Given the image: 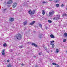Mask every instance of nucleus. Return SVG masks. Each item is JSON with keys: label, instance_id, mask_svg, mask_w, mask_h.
Here are the masks:
<instances>
[{"label": "nucleus", "instance_id": "412c9836", "mask_svg": "<svg viewBox=\"0 0 67 67\" xmlns=\"http://www.w3.org/2000/svg\"><path fill=\"white\" fill-rule=\"evenodd\" d=\"M7 67H12L11 65L10 64H9L7 66Z\"/></svg>", "mask_w": 67, "mask_h": 67}, {"label": "nucleus", "instance_id": "bb28decb", "mask_svg": "<svg viewBox=\"0 0 67 67\" xmlns=\"http://www.w3.org/2000/svg\"><path fill=\"white\" fill-rule=\"evenodd\" d=\"M55 47V45L54 44H53L52 46V48H54Z\"/></svg>", "mask_w": 67, "mask_h": 67}, {"label": "nucleus", "instance_id": "f03ea898", "mask_svg": "<svg viewBox=\"0 0 67 67\" xmlns=\"http://www.w3.org/2000/svg\"><path fill=\"white\" fill-rule=\"evenodd\" d=\"M16 4H17L15 2L13 3V8H15V7H16Z\"/></svg>", "mask_w": 67, "mask_h": 67}, {"label": "nucleus", "instance_id": "58836bf2", "mask_svg": "<svg viewBox=\"0 0 67 67\" xmlns=\"http://www.w3.org/2000/svg\"><path fill=\"white\" fill-rule=\"evenodd\" d=\"M51 41L52 42H54V40H53V41Z\"/></svg>", "mask_w": 67, "mask_h": 67}, {"label": "nucleus", "instance_id": "5701e85b", "mask_svg": "<svg viewBox=\"0 0 67 67\" xmlns=\"http://www.w3.org/2000/svg\"><path fill=\"white\" fill-rule=\"evenodd\" d=\"M56 53H58V52H59V50H58V49H56Z\"/></svg>", "mask_w": 67, "mask_h": 67}, {"label": "nucleus", "instance_id": "b1692460", "mask_svg": "<svg viewBox=\"0 0 67 67\" xmlns=\"http://www.w3.org/2000/svg\"><path fill=\"white\" fill-rule=\"evenodd\" d=\"M48 22H49V23H52V21L50 20H48Z\"/></svg>", "mask_w": 67, "mask_h": 67}, {"label": "nucleus", "instance_id": "f8f14e48", "mask_svg": "<svg viewBox=\"0 0 67 67\" xmlns=\"http://www.w3.org/2000/svg\"><path fill=\"white\" fill-rule=\"evenodd\" d=\"M39 38H41V37H42V34H40L39 35Z\"/></svg>", "mask_w": 67, "mask_h": 67}, {"label": "nucleus", "instance_id": "f3484780", "mask_svg": "<svg viewBox=\"0 0 67 67\" xmlns=\"http://www.w3.org/2000/svg\"><path fill=\"white\" fill-rule=\"evenodd\" d=\"M53 20H56V21L57 20V17H54V18Z\"/></svg>", "mask_w": 67, "mask_h": 67}, {"label": "nucleus", "instance_id": "2eb2a0df", "mask_svg": "<svg viewBox=\"0 0 67 67\" xmlns=\"http://www.w3.org/2000/svg\"><path fill=\"white\" fill-rule=\"evenodd\" d=\"M64 36L65 37H67V33L66 32H65L64 34Z\"/></svg>", "mask_w": 67, "mask_h": 67}, {"label": "nucleus", "instance_id": "37998d69", "mask_svg": "<svg viewBox=\"0 0 67 67\" xmlns=\"http://www.w3.org/2000/svg\"><path fill=\"white\" fill-rule=\"evenodd\" d=\"M51 43H53V42H52L51 41Z\"/></svg>", "mask_w": 67, "mask_h": 67}, {"label": "nucleus", "instance_id": "49530a36", "mask_svg": "<svg viewBox=\"0 0 67 67\" xmlns=\"http://www.w3.org/2000/svg\"><path fill=\"white\" fill-rule=\"evenodd\" d=\"M36 67H37V65H36V66H35Z\"/></svg>", "mask_w": 67, "mask_h": 67}, {"label": "nucleus", "instance_id": "e433bc0d", "mask_svg": "<svg viewBox=\"0 0 67 67\" xmlns=\"http://www.w3.org/2000/svg\"><path fill=\"white\" fill-rule=\"evenodd\" d=\"M50 45H52L53 44V43H51V44H50Z\"/></svg>", "mask_w": 67, "mask_h": 67}, {"label": "nucleus", "instance_id": "473e14b6", "mask_svg": "<svg viewBox=\"0 0 67 67\" xmlns=\"http://www.w3.org/2000/svg\"><path fill=\"white\" fill-rule=\"evenodd\" d=\"M64 5L63 4H62L61 5L62 7H63V6H64Z\"/></svg>", "mask_w": 67, "mask_h": 67}, {"label": "nucleus", "instance_id": "39448f33", "mask_svg": "<svg viewBox=\"0 0 67 67\" xmlns=\"http://www.w3.org/2000/svg\"><path fill=\"white\" fill-rule=\"evenodd\" d=\"M14 19L13 18H10V21L11 22H13V21H14Z\"/></svg>", "mask_w": 67, "mask_h": 67}, {"label": "nucleus", "instance_id": "de8ad7c7", "mask_svg": "<svg viewBox=\"0 0 67 67\" xmlns=\"http://www.w3.org/2000/svg\"><path fill=\"white\" fill-rule=\"evenodd\" d=\"M53 52V51H51V52Z\"/></svg>", "mask_w": 67, "mask_h": 67}, {"label": "nucleus", "instance_id": "c9c22d12", "mask_svg": "<svg viewBox=\"0 0 67 67\" xmlns=\"http://www.w3.org/2000/svg\"><path fill=\"white\" fill-rule=\"evenodd\" d=\"M44 48H45V50H46V49H47V48H46V47H45Z\"/></svg>", "mask_w": 67, "mask_h": 67}, {"label": "nucleus", "instance_id": "2f4dec72", "mask_svg": "<svg viewBox=\"0 0 67 67\" xmlns=\"http://www.w3.org/2000/svg\"><path fill=\"white\" fill-rule=\"evenodd\" d=\"M41 54H42V52H40V53H39V55H41Z\"/></svg>", "mask_w": 67, "mask_h": 67}, {"label": "nucleus", "instance_id": "423d86ee", "mask_svg": "<svg viewBox=\"0 0 67 67\" xmlns=\"http://www.w3.org/2000/svg\"><path fill=\"white\" fill-rule=\"evenodd\" d=\"M32 45L34 46H35L36 47H37V45L36 44L33 43H32Z\"/></svg>", "mask_w": 67, "mask_h": 67}, {"label": "nucleus", "instance_id": "c03bdc74", "mask_svg": "<svg viewBox=\"0 0 67 67\" xmlns=\"http://www.w3.org/2000/svg\"><path fill=\"white\" fill-rule=\"evenodd\" d=\"M34 58L36 57V56H34Z\"/></svg>", "mask_w": 67, "mask_h": 67}, {"label": "nucleus", "instance_id": "dca6fc26", "mask_svg": "<svg viewBox=\"0 0 67 67\" xmlns=\"http://www.w3.org/2000/svg\"><path fill=\"white\" fill-rule=\"evenodd\" d=\"M7 9H8V8H4L3 9V11H6V10H7Z\"/></svg>", "mask_w": 67, "mask_h": 67}, {"label": "nucleus", "instance_id": "4c0bfd02", "mask_svg": "<svg viewBox=\"0 0 67 67\" xmlns=\"http://www.w3.org/2000/svg\"><path fill=\"white\" fill-rule=\"evenodd\" d=\"M7 62H9V60H7Z\"/></svg>", "mask_w": 67, "mask_h": 67}, {"label": "nucleus", "instance_id": "ea45409f", "mask_svg": "<svg viewBox=\"0 0 67 67\" xmlns=\"http://www.w3.org/2000/svg\"><path fill=\"white\" fill-rule=\"evenodd\" d=\"M33 32H34V33H35L36 32L35 31H34Z\"/></svg>", "mask_w": 67, "mask_h": 67}, {"label": "nucleus", "instance_id": "72a5a7b5", "mask_svg": "<svg viewBox=\"0 0 67 67\" xmlns=\"http://www.w3.org/2000/svg\"><path fill=\"white\" fill-rule=\"evenodd\" d=\"M59 18V17H57V20H58Z\"/></svg>", "mask_w": 67, "mask_h": 67}, {"label": "nucleus", "instance_id": "6ab92c4d", "mask_svg": "<svg viewBox=\"0 0 67 67\" xmlns=\"http://www.w3.org/2000/svg\"><path fill=\"white\" fill-rule=\"evenodd\" d=\"M26 23H27V21H26L24 23V25H26Z\"/></svg>", "mask_w": 67, "mask_h": 67}, {"label": "nucleus", "instance_id": "1a4fd4ad", "mask_svg": "<svg viewBox=\"0 0 67 67\" xmlns=\"http://www.w3.org/2000/svg\"><path fill=\"white\" fill-rule=\"evenodd\" d=\"M35 21H33L31 23H30V25H33V24H34L35 23Z\"/></svg>", "mask_w": 67, "mask_h": 67}, {"label": "nucleus", "instance_id": "09e8293b", "mask_svg": "<svg viewBox=\"0 0 67 67\" xmlns=\"http://www.w3.org/2000/svg\"><path fill=\"white\" fill-rule=\"evenodd\" d=\"M58 15H57V16Z\"/></svg>", "mask_w": 67, "mask_h": 67}, {"label": "nucleus", "instance_id": "a19ab883", "mask_svg": "<svg viewBox=\"0 0 67 67\" xmlns=\"http://www.w3.org/2000/svg\"><path fill=\"white\" fill-rule=\"evenodd\" d=\"M21 65H22L23 66V65H24V64H21Z\"/></svg>", "mask_w": 67, "mask_h": 67}, {"label": "nucleus", "instance_id": "4468645a", "mask_svg": "<svg viewBox=\"0 0 67 67\" xmlns=\"http://www.w3.org/2000/svg\"><path fill=\"white\" fill-rule=\"evenodd\" d=\"M62 15L63 17H64V16H67V14L66 13H64Z\"/></svg>", "mask_w": 67, "mask_h": 67}, {"label": "nucleus", "instance_id": "9b49d317", "mask_svg": "<svg viewBox=\"0 0 67 67\" xmlns=\"http://www.w3.org/2000/svg\"><path fill=\"white\" fill-rule=\"evenodd\" d=\"M50 37H51V38H55V37H54V36H53V35L52 34L51 35Z\"/></svg>", "mask_w": 67, "mask_h": 67}, {"label": "nucleus", "instance_id": "7c9ffc66", "mask_svg": "<svg viewBox=\"0 0 67 67\" xmlns=\"http://www.w3.org/2000/svg\"><path fill=\"white\" fill-rule=\"evenodd\" d=\"M23 47L22 46H20L19 47V48H22Z\"/></svg>", "mask_w": 67, "mask_h": 67}, {"label": "nucleus", "instance_id": "0eeeda50", "mask_svg": "<svg viewBox=\"0 0 67 67\" xmlns=\"http://www.w3.org/2000/svg\"><path fill=\"white\" fill-rule=\"evenodd\" d=\"M50 16H52L53 15V13L52 12H50L49 14Z\"/></svg>", "mask_w": 67, "mask_h": 67}, {"label": "nucleus", "instance_id": "9d476101", "mask_svg": "<svg viewBox=\"0 0 67 67\" xmlns=\"http://www.w3.org/2000/svg\"><path fill=\"white\" fill-rule=\"evenodd\" d=\"M60 0H54V2L55 3H57V2H58Z\"/></svg>", "mask_w": 67, "mask_h": 67}, {"label": "nucleus", "instance_id": "a211bd4d", "mask_svg": "<svg viewBox=\"0 0 67 67\" xmlns=\"http://www.w3.org/2000/svg\"><path fill=\"white\" fill-rule=\"evenodd\" d=\"M56 6L57 7H59V4H56Z\"/></svg>", "mask_w": 67, "mask_h": 67}, {"label": "nucleus", "instance_id": "79ce46f5", "mask_svg": "<svg viewBox=\"0 0 67 67\" xmlns=\"http://www.w3.org/2000/svg\"><path fill=\"white\" fill-rule=\"evenodd\" d=\"M46 29H47V27L46 26Z\"/></svg>", "mask_w": 67, "mask_h": 67}, {"label": "nucleus", "instance_id": "c85d7f7f", "mask_svg": "<svg viewBox=\"0 0 67 67\" xmlns=\"http://www.w3.org/2000/svg\"><path fill=\"white\" fill-rule=\"evenodd\" d=\"M33 14H30V16H31V17H32V18L33 17Z\"/></svg>", "mask_w": 67, "mask_h": 67}, {"label": "nucleus", "instance_id": "6e6552de", "mask_svg": "<svg viewBox=\"0 0 67 67\" xmlns=\"http://www.w3.org/2000/svg\"><path fill=\"white\" fill-rule=\"evenodd\" d=\"M28 13L29 14H32V11L31 10H29L28 11Z\"/></svg>", "mask_w": 67, "mask_h": 67}, {"label": "nucleus", "instance_id": "a878e982", "mask_svg": "<svg viewBox=\"0 0 67 67\" xmlns=\"http://www.w3.org/2000/svg\"><path fill=\"white\" fill-rule=\"evenodd\" d=\"M39 26L41 28V29H42V25L41 24H40L39 25Z\"/></svg>", "mask_w": 67, "mask_h": 67}, {"label": "nucleus", "instance_id": "20e7f679", "mask_svg": "<svg viewBox=\"0 0 67 67\" xmlns=\"http://www.w3.org/2000/svg\"><path fill=\"white\" fill-rule=\"evenodd\" d=\"M2 55H5V53L4 52V49L3 50L2 52Z\"/></svg>", "mask_w": 67, "mask_h": 67}, {"label": "nucleus", "instance_id": "393cba45", "mask_svg": "<svg viewBox=\"0 0 67 67\" xmlns=\"http://www.w3.org/2000/svg\"><path fill=\"white\" fill-rule=\"evenodd\" d=\"M34 13H35V10H34L32 12V14H34Z\"/></svg>", "mask_w": 67, "mask_h": 67}, {"label": "nucleus", "instance_id": "f257e3e1", "mask_svg": "<svg viewBox=\"0 0 67 67\" xmlns=\"http://www.w3.org/2000/svg\"><path fill=\"white\" fill-rule=\"evenodd\" d=\"M21 36H22L21 34H18L16 35L14 37L16 39L19 40H20Z\"/></svg>", "mask_w": 67, "mask_h": 67}, {"label": "nucleus", "instance_id": "aec40b11", "mask_svg": "<svg viewBox=\"0 0 67 67\" xmlns=\"http://www.w3.org/2000/svg\"><path fill=\"white\" fill-rule=\"evenodd\" d=\"M3 46H4V47H5L6 46H7V44H6V43H4L3 45Z\"/></svg>", "mask_w": 67, "mask_h": 67}, {"label": "nucleus", "instance_id": "cd10ccee", "mask_svg": "<svg viewBox=\"0 0 67 67\" xmlns=\"http://www.w3.org/2000/svg\"><path fill=\"white\" fill-rule=\"evenodd\" d=\"M63 42H65L66 41V39H64L63 40Z\"/></svg>", "mask_w": 67, "mask_h": 67}, {"label": "nucleus", "instance_id": "7ed1b4c3", "mask_svg": "<svg viewBox=\"0 0 67 67\" xmlns=\"http://www.w3.org/2000/svg\"><path fill=\"white\" fill-rule=\"evenodd\" d=\"M12 3V1L10 0L8 1L7 2V4H10V3Z\"/></svg>", "mask_w": 67, "mask_h": 67}, {"label": "nucleus", "instance_id": "c756f323", "mask_svg": "<svg viewBox=\"0 0 67 67\" xmlns=\"http://www.w3.org/2000/svg\"><path fill=\"white\" fill-rule=\"evenodd\" d=\"M9 51L10 52H12L13 50H12V49H11Z\"/></svg>", "mask_w": 67, "mask_h": 67}, {"label": "nucleus", "instance_id": "ddd939ff", "mask_svg": "<svg viewBox=\"0 0 67 67\" xmlns=\"http://www.w3.org/2000/svg\"><path fill=\"white\" fill-rule=\"evenodd\" d=\"M52 64L53 65H56V66H59V65L55 63H53Z\"/></svg>", "mask_w": 67, "mask_h": 67}, {"label": "nucleus", "instance_id": "4be33fe9", "mask_svg": "<svg viewBox=\"0 0 67 67\" xmlns=\"http://www.w3.org/2000/svg\"><path fill=\"white\" fill-rule=\"evenodd\" d=\"M45 14V11L44 10H43L42 11V14H43V15H44Z\"/></svg>", "mask_w": 67, "mask_h": 67}, {"label": "nucleus", "instance_id": "a18cd8bd", "mask_svg": "<svg viewBox=\"0 0 67 67\" xmlns=\"http://www.w3.org/2000/svg\"><path fill=\"white\" fill-rule=\"evenodd\" d=\"M55 67H60L59 66H56Z\"/></svg>", "mask_w": 67, "mask_h": 67}, {"label": "nucleus", "instance_id": "f704fd0d", "mask_svg": "<svg viewBox=\"0 0 67 67\" xmlns=\"http://www.w3.org/2000/svg\"><path fill=\"white\" fill-rule=\"evenodd\" d=\"M43 3H46V2H42Z\"/></svg>", "mask_w": 67, "mask_h": 67}]
</instances>
